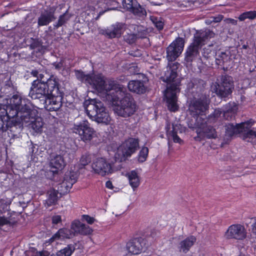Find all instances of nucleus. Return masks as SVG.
I'll list each match as a JSON object with an SVG mask.
<instances>
[{"instance_id":"1","label":"nucleus","mask_w":256,"mask_h":256,"mask_svg":"<svg viewBox=\"0 0 256 256\" xmlns=\"http://www.w3.org/2000/svg\"><path fill=\"white\" fill-rule=\"evenodd\" d=\"M206 82L200 79H192L187 85V93L192 98L190 100L188 110L193 117L204 114L209 108L210 99L205 90Z\"/></svg>"},{"instance_id":"2","label":"nucleus","mask_w":256,"mask_h":256,"mask_svg":"<svg viewBox=\"0 0 256 256\" xmlns=\"http://www.w3.org/2000/svg\"><path fill=\"white\" fill-rule=\"evenodd\" d=\"M168 66L170 68L162 78L163 81L167 83L164 96L168 109L170 111L175 112L178 109L176 94L180 92V80L177 78L176 72L180 64L176 62L172 64H168Z\"/></svg>"},{"instance_id":"3","label":"nucleus","mask_w":256,"mask_h":256,"mask_svg":"<svg viewBox=\"0 0 256 256\" xmlns=\"http://www.w3.org/2000/svg\"><path fill=\"white\" fill-rule=\"evenodd\" d=\"M88 84L98 92L105 93L108 99L111 98L114 100H116L120 94L124 95V87L123 86L114 80L106 82L102 74L91 75Z\"/></svg>"},{"instance_id":"4","label":"nucleus","mask_w":256,"mask_h":256,"mask_svg":"<svg viewBox=\"0 0 256 256\" xmlns=\"http://www.w3.org/2000/svg\"><path fill=\"white\" fill-rule=\"evenodd\" d=\"M215 34L210 30H197L194 34L192 42L186 50L184 54V60L192 62L200 54V50L206 42L214 38Z\"/></svg>"},{"instance_id":"5","label":"nucleus","mask_w":256,"mask_h":256,"mask_svg":"<svg viewBox=\"0 0 256 256\" xmlns=\"http://www.w3.org/2000/svg\"><path fill=\"white\" fill-rule=\"evenodd\" d=\"M252 119L239 124H228L225 126L226 134L228 136L240 134L242 139L247 142H256V128Z\"/></svg>"},{"instance_id":"6","label":"nucleus","mask_w":256,"mask_h":256,"mask_svg":"<svg viewBox=\"0 0 256 256\" xmlns=\"http://www.w3.org/2000/svg\"><path fill=\"white\" fill-rule=\"evenodd\" d=\"M84 106L87 115L92 120L106 124L110 122L109 114L104 104L100 100L96 98L86 100Z\"/></svg>"},{"instance_id":"7","label":"nucleus","mask_w":256,"mask_h":256,"mask_svg":"<svg viewBox=\"0 0 256 256\" xmlns=\"http://www.w3.org/2000/svg\"><path fill=\"white\" fill-rule=\"evenodd\" d=\"M6 100V103H0V133L9 130L10 132L8 134L12 137H18L22 130L23 125L14 118H9L7 112L8 100Z\"/></svg>"},{"instance_id":"8","label":"nucleus","mask_w":256,"mask_h":256,"mask_svg":"<svg viewBox=\"0 0 256 256\" xmlns=\"http://www.w3.org/2000/svg\"><path fill=\"white\" fill-rule=\"evenodd\" d=\"M124 92V95L120 94L116 100H114L111 98L108 100L115 104L120 98L123 97L120 100V104L116 106L114 111L118 116L127 118L134 114L136 110V105L132 96L126 92L125 88Z\"/></svg>"},{"instance_id":"9","label":"nucleus","mask_w":256,"mask_h":256,"mask_svg":"<svg viewBox=\"0 0 256 256\" xmlns=\"http://www.w3.org/2000/svg\"><path fill=\"white\" fill-rule=\"evenodd\" d=\"M234 88L232 78L228 75L222 76L220 83L215 82L211 86V90L221 98H226Z\"/></svg>"},{"instance_id":"10","label":"nucleus","mask_w":256,"mask_h":256,"mask_svg":"<svg viewBox=\"0 0 256 256\" xmlns=\"http://www.w3.org/2000/svg\"><path fill=\"white\" fill-rule=\"evenodd\" d=\"M139 148L138 140L130 138L125 140V142L119 146L115 154L116 160L122 162L127 157L130 156L134 153Z\"/></svg>"},{"instance_id":"11","label":"nucleus","mask_w":256,"mask_h":256,"mask_svg":"<svg viewBox=\"0 0 256 256\" xmlns=\"http://www.w3.org/2000/svg\"><path fill=\"white\" fill-rule=\"evenodd\" d=\"M73 130L78 134L80 139L84 142H88L95 136L96 132L90 126V124L86 120L79 122H76L74 124Z\"/></svg>"},{"instance_id":"12","label":"nucleus","mask_w":256,"mask_h":256,"mask_svg":"<svg viewBox=\"0 0 256 256\" xmlns=\"http://www.w3.org/2000/svg\"><path fill=\"white\" fill-rule=\"evenodd\" d=\"M204 120L202 116L197 118L196 120V126L200 130L197 131L198 136L195 138L196 140H200L201 138H217L216 132L212 126H208V124L203 122Z\"/></svg>"},{"instance_id":"13","label":"nucleus","mask_w":256,"mask_h":256,"mask_svg":"<svg viewBox=\"0 0 256 256\" xmlns=\"http://www.w3.org/2000/svg\"><path fill=\"white\" fill-rule=\"evenodd\" d=\"M184 40L178 37L166 48V58L168 62L174 61L183 51Z\"/></svg>"},{"instance_id":"14","label":"nucleus","mask_w":256,"mask_h":256,"mask_svg":"<svg viewBox=\"0 0 256 256\" xmlns=\"http://www.w3.org/2000/svg\"><path fill=\"white\" fill-rule=\"evenodd\" d=\"M46 86L45 82L33 81L29 96L33 100H40L42 102L48 96Z\"/></svg>"},{"instance_id":"15","label":"nucleus","mask_w":256,"mask_h":256,"mask_svg":"<svg viewBox=\"0 0 256 256\" xmlns=\"http://www.w3.org/2000/svg\"><path fill=\"white\" fill-rule=\"evenodd\" d=\"M93 172L102 176L108 175L112 172V165L104 158H98L92 164Z\"/></svg>"},{"instance_id":"16","label":"nucleus","mask_w":256,"mask_h":256,"mask_svg":"<svg viewBox=\"0 0 256 256\" xmlns=\"http://www.w3.org/2000/svg\"><path fill=\"white\" fill-rule=\"evenodd\" d=\"M246 234L244 226L240 224H236L229 226L225 233V236L228 239L243 240L246 237Z\"/></svg>"},{"instance_id":"17","label":"nucleus","mask_w":256,"mask_h":256,"mask_svg":"<svg viewBox=\"0 0 256 256\" xmlns=\"http://www.w3.org/2000/svg\"><path fill=\"white\" fill-rule=\"evenodd\" d=\"M63 94L49 95L42 101V104L49 111H56L62 106Z\"/></svg>"},{"instance_id":"18","label":"nucleus","mask_w":256,"mask_h":256,"mask_svg":"<svg viewBox=\"0 0 256 256\" xmlns=\"http://www.w3.org/2000/svg\"><path fill=\"white\" fill-rule=\"evenodd\" d=\"M147 246L146 240L142 238H134L130 240L126 244V248L129 252L138 254Z\"/></svg>"},{"instance_id":"19","label":"nucleus","mask_w":256,"mask_h":256,"mask_svg":"<svg viewBox=\"0 0 256 256\" xmlns=\"http://www.w3.org/2000/svg\"><path fill=\"white\" fill-rule=\"evenodd\" d=\"M70 228L74 236L78 234L88 235L92 232V229L88 226L82 223L79 220H74L71 224Z\"/></svg>"},{"instance_id":"20","label":"nucleus","mask_w":256,"mask_h":256,"mask_svg":"<svg viewBox=\"0 0 256 256\" xmlns=\"http://www.w3.org/2000/svg\"><path fill=\"white\" fill-rule=\"evenodd\" d=\"M55 8H50L49 10H44L40 13L38 18V26L48 25L52 21L56 20L54 16Z\"/></svg>"},{"instance_id":"21","label":"nucleus","mask_w":256,"mask_h":256,"mask_svg":"<svg viewBox=\"0 0 256 256\" xmlns=\"http://www.w3.org/2000/svg\"><path fill=\"white\" fill-rule=\"evenodd\" d=\"M12 107L14 108L16 114L18 111L23 110H28V105L30 104L28 100L22 98L18 94H14L10 100Z\"/></svg>"},{"instance_id":"22","label":"nucleus","mask_w":256,"mask_h":256,"mask_svg":"<svg viewBox=\"0 0 256 256\" xmlns=\"http://www.w3.org/2000/svg\"><path fill=\"white\" fill-rule=\"evenodd\" d=\"M46 90L48 96L63 94L59 90L58 80L54 76H51L49 78H46Z\"/></svg>"},{"instance_id":"23","label":"nucleus","mask_w":256,"mask_h":256,"mask_svg":"<svg viewBox=\"0 0 256 256\" xmlns=\"http://www.w3.org/2000/svg\"><path fill=\"white\" fill-rule=\"evenodd\" d=\"M78 174L76 172H70L66 173L64 177V180L60 184L61 187H64L66 192L72 188L78 180Z\"/></svg>"},{"instance_id":"24","label":"nucleus","mask_w":256,"mask_h":256,"mask_svg":"<svg viewBox=\"0 0 256 256\" xmlns=\"http://www.w3.org/2000/svg\"><path fill=\"white\" fill-rule=\"evenodd\" d=\"M28 110H22L17 112L15 115H16L17 117H20L22 124V125L25 124L26 126H28L30 122H31L34 118L32 116V111L30 108V104L28 105Z\"/></svg>"},{"instance_id":"25","label":"nucleus","mask_w":256,"mask_h":256,"mask_svg":"<svg viewBox=\"0 0 256 256\" xmlns=\"http://www.w3.org/2000/svg\"><path fill=\"white\" fill-rule=\"evenodd\" d=\"M128 87L130 92L138 94H144L146 90V87L144 82L138 80L130 81Z\"/></svg>"},{"instance_id":"26","label":"nucleus","mask_w":256,"mask_h":256,"mask_svg":"<svg viewBox=\"0 0 256 256\" xmlns=\"http://www.w3.org/2000/svg\"><path fill=\"white\" fill-rule=\"evenodd\" d=\"M74 236V234L71 228H60L50 239V241L52 242L56 240L71 238Z\"/></svg>"},{"instance_id":"27","label":"nucleus","mask_w":256,"mask_h":256,"mask_svg":"<svg viewBox=\"0 0 256 256\" xmlns=\"http://www.w3.org/2000/svg\"><path fill=\"white\" fill-rule=\"evenodd\" d=\"M124 24L122 23H118L104 31L103 34L109 38H114L120 36L122 28Z\"/></svg>"},{"instance_id":"28","label":"nucleus","mask_w":256,"mask_h":256,"mask_svg":"<svg viewBox=\"0 0 256 256\" xmlns=\"http://www.w3.org/2000/svg\"><path fill=\"white\" fill-rule=\"evenodd\" d=\"M50 166L52 168L56 169L55 171H56L57 170H61L64 168L66 166V162L61 155L56 154L51 156Z\"/></svg>"},{"instance_id":"29","label":"nucleus","mask_w":256,"mask_h":256,"mask_svg":"<svg viewBox=\"0 0 256 256\" xmlns=\"http://www.w3.org/2000/svg\"><path fill=\"white\" fill-rule=\"evenodd\" d=\"M126 176L128 178L129 184L134 190H135L140 184V178L136 170H131L126 173Z\"/></svg>"},{"instance_id":"30","label":"nucleus","mask_w":256,"mask_h":256,"mask_svg":"<svg viewBox=\"0 0 256 256\" xmlns=\"http://www.w3.org/2000/svg\"><path fill=\"white\" fill-rule=\"evenodd\" d=\"M196 238L194 236H189L181 241L178 247L180 252L186 254L194 244Z\"/></svg>"},{"instance_id":"31","label":"nucleus","mask_w":256,"mask_h":256,"mask_svg":"<svg viewBox=\"0 0 256 256\" xmlns=\"http://www.w3.org/2000/svg\"><path fill=\"white\" fill-rule=\"evenodd\" d=\"M180 126L174 124H172V130H170V124H168L166 127L167 135L168 138H172L174 142L181 144L182 140L177 135L178 130H179Z\"/></svg>"},{"instance_id":"32","label":"nucleus","mask_w":256,"mask_h":256,"mask_svg":"<svg viewBox=\"0 0 256 256\" xmlns=\"http://www.w3.org/2000/svg\"><path fill=\"white\" fill-rule=\"evenodd\" d=\"M58 192L54 189L50 190L47 192V199L46 200L45 205L48 207L56 205L58 200Z\"/></svg>"},{"instance_id":"33","label":"nucleus","mask_w":256,"mask_h":256,"mask_svg":"<svg viewBox=\"0 0 256 256\" xmlns=\"http://www.w3.org/2000/svg\"><path fill=\"white\" fill-rule=\"evenodd\" d=\"M222 114L220 109H215L214 112L208 115L206 118H202L203 122L206 124H214L216 122Z\"/></svg>"},{"instance_id":"34","label":"nucleus","mask_w":256,"mask_h":256,"mask_svg":"<svg viewBox=\"0 0 256 256\" xmlns=\"http://www.w3.org/2000/svg\"><path fill=\"white\" fill-rule=\"evenodd\" d=\"M216 47L214 44H211L202 49V55L206 59L214 57L216 54Z\"/></svg>"},{"instance_id":"35","label":"nucleus","mask_w":256,"mask_h":256,"mask_svg":"<svg viewBox=\"0 0 256 256\" xmlns=\"http://www.w3.org/2000/svg\"><path fill=\"white\" fill-rule=\"evenodd\" d=\"M29 124L28 126H30L35 132L38 133L42 132L43 122L41 118H34Z\"/></svg>"},{"instance_id":"36","label":"nucleus","mask_w":256,"mask_h":256,"mask_svg":"<svg viewBox=\"0 0 256 256\" xmlns=\"http://www.w3.org/2000/svg\"><path fill=\"white\" fill-rule=\"evenodd\" d=\"M238 109L237 104L234 102H230L223 106L222 112L226 116L228 112L230 114H236Z\"/></svg>"},{"instance_id":"37","label":"nucleus","mask_w":256,"mask_h":256,"mask_svg":"<svg viewBox=\"0 0 256 256\" xmlns=\"http://www.w3.org/2000/svg\"><path fill=\"white\" fill-rule=\"evenodd\" d=\"M75 247L72 244H68L56 252L57 256H70L74 251Z\"/></svg>"},{"instance_id":"38","label":"nucleus","mask_w":256,"mask_h":256,"mask_svg":"<svg viewBox=\"0 0 256 256\" xmlns=\"http://www.w3.org/2000/svg\"><path fill=\"white\" fill-rule=\"evenodd\" d=\"M216 62L218 65H222L229 59L228 55L224 52H216Z\"/></svg>"},{"instance_id":"39","label":"nucleus","mask_w":256,"mask_h":256,"mask_svg":"<svg viewBox=\"0 0 256 256\" xmlns=\"http://www.w3.org/2000/svg\"><path fill=\"white\" fill-rule=\"evenodd\" d=\"M132 12L134 15L141 16L146 14V12L144 8H142V6L138 3L137 1L136 2V4H134L132 8L130 11Z\"/></svg>"},{"instance_id":"40","label":"nucleus","mask_w":256,"mask_h":256,"mask_svg":"<svg viewBox=\"0 0 256 256\" xmlns=\"http://www.w3.org/2000/svg\"><path fill=\"white\" fill-rule=\"evenodd\" d=\"M75 74L77 79L82 82L88 84L91 75L86 74L80 70H76Z\"/></svg>"},{"instance_id":"41","label":"nucleus","mask_w":256,"mask_h":256,"mask_svg":"<svg viewBox=\"0 0 256 256\" xmlns=\"http://www.w3.org/2000/svg\"><path fill=\"white\" fill-rule=\"evenodd\" d=\"M150 19L158 30H160L163 29L164 22L162 18L151 16Z\"/></svg>"},{"instance_id":"42","label":"nucleus","mask_w":256,"mask_h":256,"mask_svg":"<svg viewBox=\"0 0 256 256\" xmlns=\"http://www.w3.org/2000/svg\"><path fill=\"white\" fill-rule=\"evenodd\" d=\"M256 18V11H248L242 14L238 18L240 21H244L248 18L250 20H254Z\"/></svg>"},{"instance_id":"43","label":"nucleus","mask_w":256,"mask_h":256,"mask_svg":"<svg viewBox=\"0 0 256 256\" xmlns=\"http://www.w3.org/2000/svg\"><path fill=\"white\" fill-rule=\"evenodd\" d=\"M92 160L91 155L88 153H86L82 155L80 160V168H82V166L88 165Z\"/></svg>"},{"instance_id":"44","label":"nucleus","mask_w":256,"mask_h":256,"mask_svg":"<svg viewBox=\"0 0 256 256\" xmlns=\"http://www.w3.org/2000/svg\"><path fill=\"white\" fill-rule=\"evenodd\" d=\"M148 153V149L146 147H143L140 150L138 160L140 162H143L146 161Z\"/></svg>"},{"instance_id":"45","label":"nucleus","mask_w":256,"mask_h":256,"mask_svg":"<svg viewBox=\"0 0 256 256\" xmlns=\"http://www.w3.org/2000/svg\"><path fill=\"white\" fill-rule=\"evenodd\" d=\"M136 0H122L123 8L130 12V10H132L134 6L136 4Z\"/></svg>"},{"instance_id":"46","label":"nucleus","mask_w":256,"mask_h":256,"mask_svg":"<svg viewBox=\"0 0 256 256\" xmlns=\"http://www.w3.org/2000/svg\"><path fill=\"white\" fill-rule=\"evenodd\" d=\"M42 46V43L38 40L32 38V42L30 45V49L35 50L36 52H40Z\"/></svg>"},{"instance_id":"47","label":"nucleus","mask_w":256,"mask_h":256,"mask_svg":"<svg viewBox=\"0 0 256 256\" xmlns=\"http://www.w3.org/2000/svg\"><path fill=\"white\" fill-rule=\"evenodd\" d=\"M70 16L66 13L60 16L58 22L54 25V27L58 28L63 25L70 18Z\"/></svg>"},{"instance_id":"48","label":"nucleus","mask_w":256,"mask_h":256,"mask_svg":"<svg viewBox=\"0 0 256 256\" xmlns=\"http://www.w3.org/2000/svg\"><path fill=\"white\" fill-rule=\"evenodd\" d=\"M31 74L32 75L34 76L37 78V79L34 80V81H38L39 82H46V78H44V74H39L37 70H32L31 72Z\"/></svg>"},{"instance_id":"49","label":"nucleus","mask_w":256,"mask_h":256,"mask_svg":"<svg viewBox=\"0 0 256 256\" xmlns=\"http://www.w3.org/2000/svg\"><path fill=\"white\" fill-rule=\"evenodd\" d=\"M138 38L137 34H128L124 36L125 40L129 44H133Z\"/></svg>"},{"instance_id":"50","label":"nucleus","mask_w":256,"mask_h":256,"mask_svg":"<svg viewBox=\"0 0 256 256\" xmlns=\"http://www.w3.org/2000/svg\"><path fill=\"white\" fill-rule=\"evenodd\" d=\"M8 210V206L3 201H0V214L6 212Z\"/></svg>"},{"instance_id":"51","label":"nucleus","mask_w":256,"mask_h":256,"mask_svg":"<svg viewBox=\"0 0 256 256\" xmlns=\"http://www.w3.org/2000/svg\"><path fill=\"white\" fill-rule=\"evenodd\" d=\"M82 217V218L89 224H93L94 221V218L88 215H83Z\"/></svg>"},{"instance_id":"52","label":"nucleus","mask_w":256,"mask_h":256,"mask_svg":"<svg viewBox=\"0 0 256 256\" xmlns=\"http://www.w3.org/2000/svg\"><path fill=\"white\" fill-rule=\"evenodd\" d=\"M10 224V220L4 216H0V226L8 224Z\"/></svg>"},{"instance_id":"53","label":"nucleus","mask_w":256,"mask_h":256,"mask_svg":"<svg viewBox=\"0 0 256 256\" xmlns=\"http://www.w3.org/2000/svg\"><path fill=\"white\" fill-rule=\"evenodd\" d=\"M52 223L58 224L61 221V217L60 216H54L52 218Z\"/></svg>"},{"instance_id":"54","label":"nucleus","mask_w":256,"mask_h":256,"mask_svg":"<svg viewBox=\"0 0 256 256\" xmlns=\"http://www.w3.org/2000/svg\"><path fill=\"white\" fill-rule=\"evenodd\" d=\"M235 114H230V112H228L226 116H225L223 114V116L226 120H231L234 117Z\"/></svg>"},{"instance_id":"55","label":"nucleus","mask_w":256,"mask_h":256,"mask_svg":"<svg viewBox=\"0 0 256 256\" xmlns=\"http://www.w3.org/2000/svg\"><path fill=\"white\" fill-rule=\"evenodd\" d=\"M53 65L55 67V68L58 70H60L62 67V64L61 62H58V63L55 62L53 64Z\"/></svg>"},{"instance_id":"56","label":"nucleus","mask_w":256,"mask_h":256,"mask_svg":"<svg viewBox=\"0 0 256 256\" xmlns=\"http://www.w3.org/2000/svg\"><path fill=\"white\" fill-rule=\"evenodd\" d=\"M106 188H108L112 189L113 188L112 182L110 181L106 182Z\"/></svg>"},{"instance_id":"57","label":"nucleus","mask_w":256,"mask_h":256,"mask_svg":"<svg viewBox=\"0 0 256 256\" xmlns=\"http://www.w3.org/2000/svg\"><path fill=\"white\" fill-rule=\"evenodd\" d=\"M11 85H12V82L10 81H8L6 84V86L8 88H10L14 90V88L13 86L12 87H11Z\"/></svg>"},{"instance_id":"58","label":"nucleus","mask_w":256,"mask_h":256,"mask_svg":"<svg viewBox=\"0 0 256 256\" xmlns=\"http://www.w3.org/2000/svg\"><path fill=\"white\" fill-rule=\"evenodd\" d=\"M136 52H137L138 54H134L133 53L132 51H131L130 52V55H132V56H138V55H140L141 54L140 52L138 50Z\"/></svg>"},{"instance_id":"59","label":"nucleus","mask_w":256,"mask_h":256,"mask_svg":"<svg viewBox=\"0 0 256 256\" xmlns=\"http://www.w3.org/2000/svg\"><path fill=\"white\" fill-rule=\"evenodd\" d=\"M113 10V8H108V10H106L104 11H101L99 12V16H100V15H102L103 14L106 12L108 11V10Z\"/></svg>"},{"instance_id":"60","label":"nucleus","mask_w":256,"mask_h":256,"mask_svg":"<svg viewBox=\"0 0 256 256\" xmlns=\"http://www.w3.org/2000/svg\"><path fill=\"white\" fill-rule=\"evenodd\" d=\"M230 22L233 24H237V20H234V19H231L230 20Z\"/></svg>"},{"instance_id":"61","label":"nucleus","mask_w":256,"mask_h":256,"mask_svg":"<svg viewBox=\"0 0 256 256\" xmlns=\"http://www.w3.org/2000/svg\"><path fill=\"white\" fill-rule=\"evenodd\" d=\"M4 42H0V51L4 48Z\"/></svg>"},{"instance_id":"62","label":"nucleus","mask_w":256,"mask_h":256,"mask_svg":"<svg viewBox=\"0 0 256 256\" xmlns=\"http://www.w3.org/2000/svg\"><path fill=\"white\" fill-rule=\"evenodd\" d=\"M253 230L256 233V222L254 224Z\"/></svg>"},{"instance_id":"63","label":"nucleus","mask_w":256,"mask_h":256,"mask_svg":"<svg viewBox=\"0 0 256 256\" xmlns=\"http://www.w3.org/2000/svg\"><path fill=\"white\" fill-rule=\"evenodd\" d=\"M248 45L244 44L242 46V48L244 49H246L248 48Z\"/></svg>"}]
</instances>
